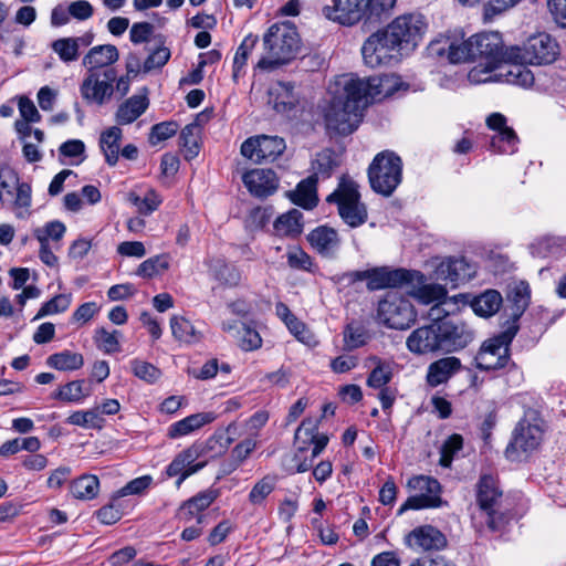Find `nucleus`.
I'll return each instance as SVG.
<instances>
[{"mask_svg": "<svg viewBox=\"0 0 566 566\" xmlns=\"http://www.w3.org/2000/svg\"><path fill=\"white\" fill-rule=\"evenodd\" d=\"M302 212L297 209H292L289 212L280 216L274 222V229L280 235H297L302 232Z\"/></svg>", "mask_w": 566, "mask_h": 566, "instance_id": "42", "label": "nucleus"}, {"mask_svg": "<svg viewBox=\"0 0 566 566\" xmlns=\"http://www.w3.org/2000/svg\"><path fill=\"white\" fill-rule=\"evenodd\" d=\"M170 57V51L166 46L157 48L151 52L146 61L144 62L143 70L145 73L150 72L154 69L163 67Z\"/></svg>", "mask_w": 566, "mask_h": 566, "instance_id": "63", "label": "nucleus"}, {"mask_svg": "<svg viewBox=\"0 0 566 566\" xmlns=\"http://www.w3.org/2000/svg\"><path fill=\"white\" fill-rule=\"evenodd\" d=\"M422 273L419 271H410L405 269H390L388 266H379L369 269V277L367 289L377 291L382 289L399 287L407 281H421Z\"/></svg>", "mask_w": 566, "mask_h": 566, "instance_id": "18", "label": "nucleus"}, {"mask_svg": "<svg viewBox=\"0 0 566 566\" xmlns=\"http://www.w3.org/2000/svg\"><path fill=\"white\" fill-rule=\"evenodd\" d=\"M46 365L61 371L77 370L83 367L84 357L80 353L65 349L50 355L46 358Z\"/></svg>", "mask_w": 566, "mask_h": 566, "instance_id": "41", "label": "nucleus"}, {"mask_svg": "<svg viewBox=\"0 0 566 566\" xmlns=\"http://www.w3.org/2000/svg\"><path fill=\"white\" fill-rule=\"evenodd\" d=\"M411 285L408 294L423 304L437 302L430 308L432 322L415 329L407 338V348L418 355L452 354L467 348L475 338V331L465 322L453 318H442L441 305L447 298V290L440 284H427L422 274L421 281L405 282Z\"/></svg>", "mask_w": 566, "mask_h": 566, "instance_id": "1", "label": "nucleus"}, {"mask_svg": "<svg viewBox=\"0 0 566 566\" xmlns=\"http://www.w3.org/2000/svg\"><path fill=\"white\" fill-rule=\"evenodd\" d=\"M242 181L250 193L259 198L271 196L279 187V179L272 169L249 170L242 176Z\"/></svg>", "mask_w": 566, "mask_h": 566, "instance_id": "23", "label": "nucleus"}, {"mask_svg": "<svg viewBox=\"0 0 566 566\" xmlns=\"http://www.w3.org/2000/svg\"><path fill=\"white\" fill-rule=\"evenodd\" d=\"M170 327L174 337L186 344H197L201 340L202 334L195 325L182 316L170 318Z\"/></svg>", "mask_w": 566, "mask_h": 566, "instance_id": "38", "label": "nucleus"}, {"mask_svg": "<svg viewBox=\"0 0 566 566\" xmlns=\"http://www.w3.org/2000/svg\"><path fill=\"white\" fill-rule=\"evenodd\" d=\"M462 369L460 358L455 356L442 357L428 366L427 384L430 387H438L446 384L451 377Z\"/></svg>", "mask_w": 566, "mask_h": 566, "instance_id": "28", "label": "nucleus"}, {"mask_svg": "<svg viewBox=\"0 0 566 566\" xmlns=\"http://www.w3.org/2000/svg\"><path fill=\"white\" fill-rule=\"evenodd\" d=\"M436 274L437 279L455 287L461 283L470 281L475 274V268L464 258H449L438 265Z\"/></svg>", "mask_w": 566, "mask_h": 566, "instance_id": "22", "label": "nucleus"}, {"mask_svg": "<svg viewBox=\"0 0 566 566\" xmlns=\"http://www.w3.org/2000/svg\"><path fill=\"white\" fill-rule=\"evenodd\" d=\"M397 0H364L365 21H376L387 18Z\"/></svg>", "mask_w": 566, "mask_h": 566, "instance_id": "47", "label": "nucleus"}, {"mask_svg": "<svg viewBox=\"0 0 566 566\" xmlns=\"http://www.w3.org/2000/svg\"><path fill=\"white\" fill-rule=\"evenodd\" d=\"M368 340V333L364 326L348 324L344 331V346L348 350L364 346Z\"/></svg>", "mask_w": 566, "mask_h": 566, "instance_id": "52", "label": "nucleus"}, {"mask_svg": "<svg viewBox=\"0 0 566 566\" xmlns=\"http://www.w3.org/2000/svg\"><path fill=\"white\" fill-rule=\"evenodd\" d=\"M463 439L460 434H452L449 437L441 447L440 464L442 467H450L453 455L462 449Z\"/></svg>", "mask_w": 566, "mask_h": 566, "instance_id": "57", "label": "nucleus"}, {"mask_svg": "<svg viewBox=\"0 0 566 566\" xmlns=\"http://www.w3.org/2000/svg\"><path fill=\"white\" fill-rule=\"evenodd\" d=\"M119 57L118 50L113 44H103L93 46L82 60V64L87 71L105 72L106 69H113Z\"/></svg>", "mask_w": 566, "mask_h": 566, "instance_id": "29", "label": "nucleus"}, {"mask_svg": "<svg viewBox=\"0 0 566 566\" xmlns=\"http://www.w3.org/2000/svg\"><path fill=\"white\" fill-rule=\"evenodd\" d=\"M268 95V103L277 113H286L293 109L297 104L294 85L290 82L273 83L269 88Z\"/></svg>", "mask_w": 566, "mask_h": 566, "instance_id": "30", "label": "nucleus"}, {"mask_svg": "<svg viewBox=\"0 0 566 566\" xmlns=\"http://www.w3.org/2000/svg\"><path fill=\"white\" fill-rule=\"evenodd\" d=\"M122 137L123 130L118 126L108 127L101 134L99 148L109 166H115L118 161Z\"/></svg>", "mask_w": 566, "mask_h": 566, "instance_id": "34", "label": "nucleus"}, {"mask_svg": "<svg viewBox=\"0 0 566 566\" xmlns=\"http://www.w3.org/2000/svg\"><path fill=\"white\" fill-rule=\"evenodd\" d=\"M546 423L541 413L528 408L516 423L511 440L505 449V455L517 461L522 455H528L539 448L544 440Z\"/></svg>", "mask_w": 566, "mask_h": 566, "instance_id": "7", "label": "nucleus"}, {"mask_svg": "<svg viewBox=\"0 0 566 566\" xmlns=\"http://www.w3.org/2000/svg\"><path fill=\"white\" fill-rule=\"evenodd\" d=\"M409 537L413 539L418 547L430 551L444 547L447 541L444 535L433 526H422L413 530Z\"/></svg>", "mask_w": 566, "mask_h": 566, "instance_id": "35", "label": "nucleus"}, {"mask_svg": "<svg viewBox=\"0 0 566 566\" xmlns=\"http://www.w3.org/2000/svg\"><path fill=\"white\" fill-rule=\"evenodd\" d=\"M71 301H72L71 294L55 295L54 297H52L50 301L45 302L41 306L35 318L65 312L69 308Z\"/></svg>", "mask_w": 566, "mask_h": 566, "instance_id": "54", "label": "nucleus"}, {"mask_svg": "<svg viewBox=\"0 0 566 566\" xmlns=\"http://www.w3.org/2000/svg\"><path fill=\"white\" fill-rule=\"evenodd\" d=\"M277 476L268 474L259 480L249 493V502L252 505H262L265 499L274 491Z\"/></svg>", "mask_w": 566, "mask_h": 566, "instance_id": "46", "label": "nucleus"}, {"mask_svg": "<svg viewBox=\"0 0 566 566\" xmlns=\"http://www.w3.org/2000/svg\"><path fill=\"white\" fill-rule=\"evenodd\" d=\"M441 42L443 45L438 53L446 54L451 63L474 61L473 35L464 39L463 31L455 30L446 34Z\"/></svg>", "mask_w": 566, "mask_h": 566, "instance_id": "20", "label": "nucleus"}, {"mask_svg": "<svg viewBox=\"0 0 566 566\" xmlns=\"http://www.w3.org/2000/svg\"><path fill=\"white\" fill-rule=\"evenodd\" d=\"M474 60L485 61L484 67H473L469 72V80L473 83L488 82L492 77L490 73L500 70V75L505 76L512 64L509 48H504L502 35L499 32H482L473 35Z\"/></svg>", "mask_w": 566, "mask_h": 566, "instance_id": "6", "label": "nucleus"}, {"mask_svg": "<svg viewBox=\"0 0 566 566\" xmlns=\"http://www.w3.org/2000/svg\"><path fill=\"white\" fill-rule=\"evenodd\" d=\"M368 180L375 192L391 196L402 180L401 158L391 150L377 154L368 167Z\"/></svg>", "mask_w": 566, "mask_h": 566, "instance_id": "9", "label": "nucleus"}, {"mask_svg": "<svg viewBox=\"0 0 566 566\" xmlns=\"http://www.w3.org/2000/svg\"><path fill=\"white\" fill-rule=\"evenodd\" d=\"M20 185L18 174L8 166H0V196L13 195V190Z\"/></svg>", "mask_w": 566, "mask_h": 566, "instance_id": "62", "label": "nucleus"}, {"mask_svg": "<svg viewBox=\"0 0 566 566\" xmlns=\"http://www.w3.org/2000/svg\"><path fill=\"white\" fill-rule=\"evenodd\" d=\"M311 245L322 255L332 256L339 248V238L333 228L318 227L307 237Z\"/></svg>", "mask_w": 566, "mask_h": 566, "instance_id": "32", "label": "nucleus"}, {"mask_svg": "<svg viewBox=\"0 0 566 566\" xmlns=\"http://www.w3.org/2000/svg\"><path fill=\"white\" fill-rule=\"evenodd\" d=\"M132 202L137 207L139 213L147 216L158 208L161 199L154 190H149L144 198L134 196Z\"/></svg>", "mask_w": 566, "mask_h": 566, "instance_id": "60", "label": "nucleus"}, {"mask_svg": "<svg viewBox=\"0 0 566 566\" xmlns=\"http://www.w3.org/2000/svg\"><path fill=\"white\" fill-rule=\"evenodd\" d=\"M407 486L419 492V494L407 499L398 510L399 515L408 510H421L439 505L440 484L436 479L426 475L413 476L409 479Z\"/></svg>", "mask_w": 566, "mask_h": 566, "instance_id": "16", "label": "nucleus"}, {"mask_svg": "<svg viewBox=\"0 0 566 566\" xmlns=\"http://www.w3.org/2000/svg\"><path fill=\"white\" fill-rule=\"evenodd\" d=\"M118 334L117 331L111 333L104 327L97 328L94 335L95 344L106 354L119 352Z\"/></svg>", "mask_w": 566, "mask_h": 566, "instance_id": "53", "label": "nucleus"}, {"mask_svg": "<svg viewBox=\"0 0 566 566\" xmlns=\"http://www.w3.org/2000/svg\"><path fill=\"white\" fill-rule=\"evenodd\" d=\"M70 491L75 499L93 500L99 492V480L93 474H83L73 480Z\"/></svg>", "mask_w": 566, "mask_h": 566, "instance_id": "39", "label": "nucleus"}, {"mask_svg": "<svg viewBox=\"0 0 566 566\" xmlns=\"http://www.w3.org/2000/svg\"><path fill=\"white\" fill-rule=\"evenodd\" d=\"M316 177L308 176L300 181L295 190L290 193L291 200L305 209H312L317 205Z\"/></svg>", "mask_w": 566, "mask_h": 566, "instance_id": "36", "label": "nucleus"}, {"mask_svg": "<svg viewBox=\"0 0 566 566\" xmlns=\"http://www.w3.org/2000/svg\"><path fill=\"white\" fill-rule=\"evenodd\" d=\"M178 130V124L176 122H161L151 127L149 134V143L156 145L163 140L172 137Z\"/></svg>", "mask_w": 566, "mask_h": 566, "instance_id": "58", "label": "nucleus"}, {"mask_svg": "<svg viewBox=\"0 0 566 566\" xmlns=\"http://www.w3.org/2000/svg\"><path fill=\"white\" fill-rule=\"evenodd\" d=\"M377 317L389 328L406 329L415 323L417 314L408 298L391 292L378 303Z\"/></svg>", "mask_w": 566, "mask_h": 566, "instance_id": "11", "label": "nucleus"}, {"mask_svg": "<svg viewBox=\"0 0 566 566\" xmlns=\"http://www.w3.org/2000/svg\"><path fill=\"white\" fill-rule=\"evenodd\" d=\"M402 51L392 36L384 29L373 33L363 44L361 54L366 65L378 67L388 65L392 61H398V55Z\"/></svg>", "mask_w": 566, "mask_h": 566, "instance_id": "12", "label": "nucleus"}, {"mask_svg": "<svg viewBox=\"0 0 566 566\" xmlns=\"http://www.w3.org/2000/svg\"><path fill=\"white\" fill-rule=\"evenodd\" d=\"M326 200L337 206L339 217L350 228H358L368 219L367 207L360 200L358 185L348 176L339 179L337 188Z\"/></svg>", "mask_w": 566, "mask_h": 566, "instance_id": "8", "label": "nucleus"}, {"mask_svg": "<svg viewBox=\"0 0 566 566\" xmlns=\"http://www.w3.org/2000/svg\"><path fill=\"white\" fill-rule=\"evenodd\" d=\"M148 91L146 87L142 93L135 94L125 99L115 113V120L118 125H129L140 117L149 106Z\"/></svg>", "mask_w": 566, "mask_h": 566, "instance_id": "26", "label": "nucleus"}, {"mask_svg": "<svg viewBox=\"0 0 566 566\" xmlns=\"http://www.w3.org/2000/svg\"><path fill=\"white\" fill-rule=\"evenodd\" d=\"M301 48L296 28L290 22L271 25L263 35V54L256 67L274 71L294 60Z\"/></svg>", "mask_w": 566, "mask_h": 566, "instance_id": "5", "label": "nucleus"}, {"mask_svg": "<svg viewBox=\"0 0 566 566\" xmlns=\"http://www.w3.org/2000/svg\"><path fill=\"white\" fill-rule=\"evenodd\" d=\"M364 0H322L321 14L329 22L354 27L365 21Z\"/></svg>", "mask_w": 566, "mask_h": 566, "instance_id": "15", "label": "nucleus"}, {"mask_svg": "<svg viewBox=\"0 0 566 566\" xmlns=\"http://www.w3.org/2000/svg\"><path fill=\"white\" fill-rule=\"evenodd\" d=\"M219 494V490L211 488L199 492L182 503L178 513L179 518L185 522L196 518L197 523L201 524L205 518L202 512L218 499Z\"/></svg>", "mask_w": 566, "mask_h": 566, "instance_id": "24", "label": "nucleus"}, {"mask_svg": "<svg viewBox=\"0 0 566 566\" xmlns=\"http://www.w3.org/2000/svg\"><path fill=\"white\" fill-rule=\"evenodd\" d=\"M546 3L553 22L566 30V0H547Z\"/></svg>", "mask_w": 566, "mask_h": 566, "instance_id": "64", "label": "nucleus"}, {"mask_svg": "<svg viewBox=\"0 0 566 566\" xmlns=\"http://www.w3.org/2000/svg\"><path fill=\"white\" fill-rule=\"evenodd\" d=\"M51 49L66 64L75 62L80 57V52L73 38L57 39L51 43Z\"/></svg>", "mask_w": 566, "mask_h": 566, "instance_id": "48", "label": "nucleus"}, {"mask_svg": "<svg viewBox=\"0 0 566 566\" xmlns=\"http://www.w3.org/2000/svg\"><path fill=\"white\" fill-rule=\"evenodd\" d=\"M153 478L150 475H143L129 481L124 488L117 492V496L139 495L143 494L151 484Z\"/></svg>", "mask_w": 566, "mask_h": 566, "instance_id": "61", "label": "nucleus"}, {"mask_svg": "<svg viewBox=\"0 0 566 566\" xmlns=\"http://www.w3.org/2000/svg\"><path fill=\"white\" fill-rule=\"evenodd\" d=\"M400 85V78L396 75L363 78L354 74L338 76L325 113L327 128L340 135L352 134L361 120L365 106L392 95Z\"/></svg>", "mask_w": 566, "mask_h": 566, "instance_id": "2", "label": "nucleus"}, {"mask_svg": "<svg viewBox=\"0 0 566 566\" xmlns=\"http://www.w3.org/2000/svg\"><path fill=\"white\" fill-rule=\"evenodd\" d=\"M66 228L61 221L48 222L43 228L34 231V237L39 242L49 243V240L59 241L63 238Z\"/></svg>", "mask_w": 566, "mask_h": 566, "instance_id": "56", "label": "nucleus"}, {"mask_svg": "<svg viewBox=\"0 0 566 566\" xmlns=\"http://www.w3.org/2000/svg\"><path fill=\"white\" fill-rule=\"evenodd\" d=\"M168 268L167 261L163 256H154L139 264L136 274L142 277H153Z\"/></svg>", "mask_w": 566, "mask_h": 566, "instance_id": "59", "label": "nucleus"}, {"mask_svg": "<svg viewBox=\"0 0 566 566\" xmlns=\"http://www.w3.org/2000/svg\"><path fill=\"white\" fill-rule=\"evenodd\" d=\"M376 367L367 378V385L371 388L382 389L391 380L392 370L389 364L382 363L379 358L373 357Z\"/></svg>", "mask_w": 566, "mask_h": 566, "instance_id": "49", "label": "nucleus"}, {"mask_svg": "<svg viewBox=\"0 0 566 566\" xmlns=\"http://www.w3.org/2000/svg\"><path fill=\"white\" fill-rule=\"evenodd\" d=\"M115 81V69H106L105 72L87 71L80 86L81 96L88 104L103 106L114 94Z\"/></svg>", "mask_w": 566, "mask_h": 566, "instance_id": "14", "label": "nucleus"}, {"mask_svg": "<svg viewBox=\"0 0 566 566\" xmlns=\"http://www.w3.org/2000/svg\"><path fill=\"white\" fill-rule=\"evenodd\" d=\"M66 422L85 429H102L105 420L101 416L99 408H92L74 411L67 417Z\"/></svg>", "mask_w": 566, "mask_h": 566, "instance_id": "44", "label": "nucleus"}, {"mask_svg": "<svg viewBox=\"0 0 566 566\" xmlns=\"http://www.w3.org/2000/svg\"><path fill=\"white\" fill-rule=\"evenodd\" d=\"M339 165L337 155L333 149L326 148L317 153L312 160L311 176H315L316 180L319 178L327 179L332 176L333 170Z\"/></svg>", "mask_w": 566, "mask_h": 566, "instance_id": "40", "label": "nucleus"}, {"mask_svg": "<svg viewBox=\"0 0 566 566\" xmlns=\"http://www.w3.org/2000/svg\"><path fill=\"white\" fill-rule=\"evenodd\" d=\"M528 285L521 283L513 292L512 324L499 335L486 339L474 357L479 370L490 371L505 367L510 360V345L517 333L516 322L528 306Z\"/></svg>", "mask_w": 566, "mask_h": 566, "instance_id": "4", "label": "nucleus"}, {"mask_svg": "<svg viewBox=\"0 0 566 566\" xmlns=\"http://www.w3.org/2000/svg\"><path fill=\"white\" fill-rule=\"evenodd\" d=\"M512 64L505 73L507 83L528 87L534 83V75L526 64H549L558 54V44L547 33H538L530 36L522 46L509 48Z\"/></svg>", "mask_w": 566, "mask_h": 566, "instance_id": "3", "label": "nucleus"}, {"mask_svg": "<svg viewBox=\"0 0 566 566\" xmlns=\"http://www.w3.org/2000/svg\"><path fill=\"white\" fill-rule=\"evenodd\" d=\"M87 395L88 391H85V381L73 380L60 387L54 394V398L63 401H80Z\"/></svg>", "mask_w": 566, "mask_h": 566, "instance_id": "51", "label": "nucleus"}, {"mask_svg": "<svg viewBox=\"0 0 566 566\" xmlns=\"http://www.w3.org/2000/svg\"><path fill=\"white\" fill-rule=\"evenodd\" d=\"M198 460V453H196V450L190 446L172 459L166 469V474L169 478L178 476L176 485L177 488H180L186 479L199 472L207 465V460Z\"/></svg>", "mask_w": 566, "mask_h": 566, "instance_id": "21", "label": "nucleus"}, {"mask_svg": "<svg viewBox=\"0 0 566 566\" xmlns=\"http://www.w3.org/2000/svg\"><path fill=\"white\" fill-rule=\"evenodd\" d=\"M210 276L224 287H237L242 281L241 270L222 258H211L207 261Z\"/></svg>", "mask_w": 566, "mask_h": 566, "instance_id": "27", "label": "nucleus"}, {"mask_svg": "<svg viewBox=\"0 0 566 566\" xmlns=\"http://www.w3.org/2000/svg\"><path fill=\"white\" fill-rule=\"evenodd\" d=\"M212 412H199L190 415L179 421L171 423L167 431V437L170 439H178L188 436L196 430H199L205 424L214 420Z\"/></svg>", "mask_w": 566, "mask_h": 566, "instance_id": "31", "label": "nucleus"}, {"mask_svg": "<svg viewBox=\"0 0 566 566\" xmlns=\"http://www.w3.org/2000/svg\"><path fill=\"white\" fill-rule=\"evenodd\" d=\"M31 201V186L27 182L20 184L15 188V198L12 203L17 218L24 219L30 214Z\"/></svg>", "mask_w": 566, "mask_h": 566, "instance_id": "50", "label": "nucleus"}, {"mask_svg": "<svg viewBox=\"0 0 566 566\" xmlns=\"http://www.w3.org/2000/svg\"><path fill=\"white\" fill-rule=\"evenodd\" d=\"M199 135L200 126L197 122L186 125L180 133V146L187 160H191L199 154Z\"/></svg>", "mask_w": 566, "mask_h": 566, "instance_id": "43", "label": "nucleus"}, {"mask_svg": "<svg viewBox=\"0 0 566 566\" xmlns=\"http://www.w3.org/2000/svg\"><path fill=\"white\" fill-rule=\"evenodd\" d=\"M427 29V24L421 14H403L396 18L386 30L392 36L396 43L402 51L413 50Z\"/></svg>", "mask_w": 566, "mask_h": 566, "instance_id": "13", "label": "nucleus"}, {"mask_svg": "<svg viewBox=\"0 0 566 566\" xmlns=\"http://www.w3.org/2000/svg\"><path fill=\"white\" fill-rule=\"evenodd\" d=\"M503 492L492 475H482L478 483L476 501L485 514L488 527L495 532L502 530L510 521V515L501 510Z\"/></svg>", "mask_w": 566, "mask_h": 566, "instance_id": "10", "label": "nucleus"}, {"mask_svg": "<svg viewBox=\"0 0 566 566\" xmlns=\"http://www.w3.org/2000/svg\"><path fill=\"white\" fill-rule=\"evenodd\" d=\"M232 443V439L227 437L224 433H214L203 442H196L191 447L198 453V458L207 460V463L211 459H216L224 454Z\"/></svg>", "mask_w": 566, "mask_h": 566, "instance_id": "33", "label": "nucleus"}, {"mask_svg": "<svg viewBox=\"0 0 566 566\" xmlns=\"http://www.w3.org/2000/svg\"><path fill=\"white\" fill-rule=\"evenodd\" d=\"M259 42L258 35L248 34L239 48L237 49L234 59H233V73L232 77L234 81L239 78L244 66L247 65L248 59L252 51L254 50L256 43Z\"/></svg>", "mask_w": 566, "mask_h": 566, "instance_id": "45", "label": "nucleus"}, {"mask_svg": "<svg viewBox=\"0 0 566 566\" xmlns=\"http://www.w3.org/2000/svg\"><path fill=\"white\" fill-rule=\"evenodd\" d=\"M285 148V140L282 137L259 135L242 143L241 154L255 163L274 161L284 153Z\"/></svg>", "mask_w": 566, "mask_h": 566, "instance_id": "17", "label": "nucleus"}, {"mask_svg": "<svg viewBox=\"0 0 566 566\" xmlns=\"http://www.w3.org/2000/svg\"><path fill=\"white\" fill-rule=\"evenodd\" d=\"M222 329L234 338L244 352H252L262 346V338L255 327L241 322L230 321L222 323Z\"/></svg>", "mask_w": 566, "mask_h": 566, "instance_id": "25", "label": "nucleus"}, {"mask_svg": "<svg viewBox=\"0 0 566 566\" xmlns=\"http://www.w3.org/2000/svg\"><path fill=\"white\" fill-rule=\"evenodd\" d=\"M130 368L136 377L149 384L158 380L161 375L160 370L153 364L140 359H133L130 361Z\"/></svg>", "mask_w": 566, "mask_h": 566, "instance_id": "55", "label": "nucleus"}, {"mask_svg": "<svg viewBox=\"0 0 566 566\" xmlns=\"http://www.w3.org/2000/svg\"><path fill=\"white\" fill-rule=\"evenodd\" d=\"M502 295L495 290H488L476 296L471 306L473 312L481 317L494 315L501 307Z\"/></svg>", "mask_w": 566, "mask_h": 566, "instance_id": "37", "label": "nucleus"}, {"mask_svg": "<svg viewBox=\"0 0 566 566\" xmlns=\"http://www.w3.org/2000/svg\"><path fill=\"white\" fill-rule=\"evenodd\" d=\"M486 125L495 134L491 137L490 149L497 154H514L517 150L518 137L512 127L506 125V117L493 113L486 118Z\"/></svg>", "mask_w": 566, "mask_h": 566, "instance_id": "19", "label": "nucleus"}]
</instances>
